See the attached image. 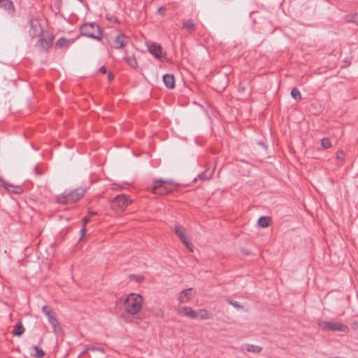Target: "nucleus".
<instances>
[{
    "label": "nucleus",
    "mask_w": 358,
    "mask_h": 358,
    "mask_svg": "<svg viewBox=\"0 0 358 358\" xmlns=\"http://www.w3.org/2000/svg\"><path fill=\"white\" fill-rule=\"evenodd\" d=\"M86 188L79 187L73 190H65L62 194L56 198V202L63 205L76 203L84 196Z\"/></svg>",
    "instance_id": "obj_1"
},
{
    "label": "nucleus",
    "mask_w": 358,
    "mask_h": 358,
    "mask_svg": "<svg viewBox=\"0 0 358 358\" xmlns=\"http://www.w3.org/2000/svg\"><path fill=\"white\" fill-rule=\"evenodd\" d=\"M82 36L101 41L103 34L99 25L96 22L84 23L80 27Z\"/></svg>",
    "instance_id": "obj_2"
},
{
    "label": "nucleus",
    "mask_w": 358,
    "mask_h": 358,
    "mask_svg": "<svg viewBox=\"0 0 358 358\" xmlns=\"http://www.w3.org/2000/svg\"><path fill=\"white\" fill-rule=\"evenodd\" d=\"M177 186L178 184L171 180L156 179L153 181L152 191L154 194L166 195L176 190Z\"/></svg>",
    "instance_id": "obj_3"
},
{
    "label": "nucleus",
    "mask_w": 358,
    "mask_h": 358,
    "mask_svg": "<svg viewBox=\"0 0 358 358\" xmlns=\"http://www.w3.org/2000/svg\"><path fill=\"white\" fill-rule=\"evenodd\" d=\"M143 298L141 295L131 293L124 300L126 311L131 315L137 314L142 308Z\"/></svg>",
    "instance_id": "obj_4"
},
{
    "label": "nucleus",
    "mask_w": 358,
    "mask_h": 358,
    "mask_svg": "<svg viewBox=\"0 0 358 358\" xmlns=\"http://www.w3.org/2000/svg\"><path fill=\"white\" fill-rule=\"evenodd\" d=\"M106 42H103V44H107L114 49H122L128 43L129 38L123 33H118L115 36L105 35L103 38Z\"/></svg>",
    "instance_id": "obj_5"
},
{
    "label": "nucleus",
    "mask_w": 358,
    "mask_h": 358,
    "mask_svg": "<svg viewBox=\"0 0 358 358\" xmlns=\"http://www.w3.org/2000/svg\"><path fill=\"white\" fill-rule=\"evenodd\" d=\"M131 201L126 195L120 194L112 201L111 208L117 213L122 212Z\"/></svg>",
    "instance_id": "obj_6"
},
{
    "label": "nucleus",
    "mask_w": 358,
    "mask_h": 358,
    "mask_svg": "<svg viewBox=\"0 0 358 358\" xmlns=\"http://www.w3.org/2000/svg\"><path fill=\"white\" fill-rule=\"evenodd\" d=\"M320 326L322 329L327 331H338L344 333H348L350 331L349 327L346 324L339 322L324 321L320 324Z\"/></svg>",
    "instance_id": "obj_7"
},
{
    "label": "nucleus",
    "mask_w": 358,
    "mask_h": 358,
    "mask_svg": "<svg viewBox=\"0 0 358 358\" xmlns=\"http://www.w3.org/2000/svg\"><path fill=\"white\" fill-rule=\"evenodd\" d=\"M39 39L37 42L36 45L39 46L40 50L48 52L49 48L52 46L53 40L55 38L54 35L52 33L46 32L39 36Z\"/></svg>",
    "instance_id": "obj_8"
},
{
    "label": "nucleus",
    "mask_w": 358,
    "mask_h": 358,
    "mask_svg": "<svg viewBox=\"0 0 358 358\" xmlns=\"http://www.w3.org/2000/svg\"><path fill=\"white\" fill-rule=\"evenodd\" d=\"M174 231L176 235L179 237L180 240L183 243V244L187 247V248L193 252V244L188 240L186 236V229L185 228L180 224H176L174 228Z\"/></svg>",
    "instance_id": "obj_9"
},
{
    "label": "nucleus",
    "mask_w": 358,
    "mask_h": 358,
    "mask_svg": "<svg viewBox=\"0 0 358 358\" xmlns=\"http://www.w3.org/2000/svg\"><path fill=\"white\" fill-rule=\"evenodd\" d=\"M30 29L29 34L31 38L40 36L43 34L42 25L38 20H30Z\"/></svg>",
    "instance_id": "obj_10"
},
{
    "label": "nucleus",
    "mask_w": 358,
    "mask_h": 358,
    "mask_svg": "<svg viewBox=\"0 0 358 358\" xmlns=\"http://www.w3.org/2000/svg\"><path fill=\"white\" fill-rule=\"evenodd\" d=\"M0 186L3 187L8 192L14 194H20L23 192V189L20 186L10 184L5 181L1 177H0Z\"/></svg>",
    "instance_id": "obj_11"
},
{
    "label": "nucleus",
    "mask_w": 358,
    "mask_h": 358,
    "mask_svg": "<svg viewBox=\"0 0 358 358\" xmlns=\"http://www.w3.org/2000/svg\"><path fill=\"white\" fill-rule=\"evenodd\" d=\"M148 51L154 55L156 59H161L162 58V48L160 45L152 43L148 47Z\"/></svg>",
    "instance_id": "obj_12"
},
{
    "label": "nucleus",
    "mask_w": 358,
    "mask_h": 358,
    "mask_svg": "<svg viewBox=\"0 0 358 358\" xmlns=\"http://www.w3.org/2000/svg\"><path fill=\"white\" fill-rule=\"evenodd\" d=\"M0 8L8 11L11 15H13L15 12L14 4L11 0H0Z\"/></svg>",
    "instance_id": "obj_13"
},
{
    "label": "nucleus",
    "mask_w": 358,
    "mask_h": 358,
    "mask_svg": "<svg viewBox=\"0 0 358 358\" xmlns=\"http://www.w3.org/2000/svg\"><path fill=\"white\" fill-rule=\"evenodd\" d=\"M196 28V24L194 22L193 20L189 19L182 22V29L186 30V31L191 34Z\"/></svg>",
    "instance_id": "obj_14"
},
{
    "label": "nucleus",
    "mask_w": 358,
    "mask_h": 358,
    "mask_svg": "<svg viewBox=\"0 0 358 358\" xmlns=\"http://www.w3.org/2000/svg\"><path fill=\"white\" fill-rule=\"evenodd\" d=\"M163 81L165 86L169 89H173L176 86L175 78L172 74H165L163 76Z\"/></svg>",
    "instance_id": "obj_15"
},
{
    "label": "nucleus",
    "mask_w": 358,
    "mask_h": 358,
    "mask_svg": "<svg viewBox=\"0 0 358 358\" xmlns=\"http://www.w3.org/2000/svg\"><path fill=\"white\" fill-rule=\"evenodd\" d=\"M74 41V38L66 39L64 37H61L57 41L55 46L59 49H62L64 47H68L69 44L73 43Z\"/></svg>",
    "instance_id": "obj_16"
},
{
    "label": "nucleus",
    "mask_w": 358,
    "mask_h": 358,
    "mask_svg": "<svg viewBox=\"0 0 358 358\" xmlns=\"http://www.w3.org/2000/svg\"><path fill=\"white\" fill-rule=\"evenodd\" d=\"M192 289H187L182 290L178 296V300L180 303H185L187 302L190 299V292Z\"/></svg>",
    "instance_id": "obj_17"
},
{
    "label": "nucleus",
    "mask_w": 358,
    "mask_h": 358,
    "mask_svg": "<svg viewBox=\"0 0 358 358\" xmlns=\"http://www.w3.org/2000/svg\"><path fill=\"white\" fill-rule=\"evenodd\" d=\"M182 313L185 316L188 317L191 319H197V315L196 313V310H194L190 307H183L182 308Z\"/></svg>",
    "instance_id": "obj_18"
},
{
    "label": "nucleus",
    "mask_w": 358,
    "mask_h": 358,
    "mask_svg": "<svg viewBox=\"0 0 358 358\" xmlns=\"http://www.w3.org/2000/svg\"><path fill=\"white\" fill-rule=\"evenodd\" d=\"M24 332V328L21 322H19L14 327L13 334L16 336H21Z\"/></svg>",
    "instance_id": "obj_19"
},
{
    "label": "nucleus",
    "mask_w": 358,
    "mask_h": 358,
    "mask_svg": "<svg viewBox=\"0 0 358 358\" xmlns=\"http://www.w3.org/2000/svg\"><path fill=\"white\" fill-rule=\"evenodd\" d=\"M259 226L262 228H266L270 225L271 218L268 216H261L257 222Z\"/></svg>",
    "instance_id": "obj_20"
},
{
    "label": "nucleus",
    "mask_w": 358,
    "mask_h": 358,
    "mask_svg": "<svg viewBox=\"0 0 358 358\" xmlns=\"http://www.w3.org/2000/svg\"><path fill=\"white\" fill-rule=\"evenodd\" d=\"M124 59L126 61L127 64L133 69H136L138 67V62L134 56H126Z\"/></svg>",
    "instance_id": "obj_21"
},
{
    "label": "nucleus",
    "mask_w": 358,
    "mask_h": 358,
    "mask_svg": "<svg viewBox=\"0 0 358 358\" xmlns=\"http://www.w3.org/2000/svg\"><path fill=\"white\" fill-rule=\"evenodd\" d=\"M244 349L248 352L259 353L262 351V348L259 345H252V344H245L244 345Z\"/></svg>",
    "instance_id": "obj_22"
},
{
    "label": "nucleus",
    "mask_w": 358,
    "mask_h": 358,
    "mask_svg": "<svg viewBox=\"0 0 358 358\" xmlns=\"http://www.w3.org/2000/svg\"><path fill=\"white\" fill-rule=\"evenodd\" d=\"M213 175V171H209V169H206L204 171L198 175V177L201 180H206L210 179Z\"/></svg>",
    "instance_id": "obj_23"
},
{
    "label": "nucleus",
    "mask_w": 358,
    "mask_h": 358,
    "mask_svg": "<svg viewBox=\"0 0 358 358\" xmlns=\"http://www.w3.org/2000/svg\"><path fill=\"white\" fill-rule=\"evenodd\" d=\"M196 313L197 315V319L206 320L210 317L208 311L205 309H199V310H196Z\"/></svg>",
    "instance_id": "obj_24"
},
{
    "label": "nucleus",
    "mask_w": 358,
    "mask_h": 358,
    "mask_svg": "<svg viewBox=\"0 0 358 358\" xmlns=\"http://www.w3.org/2000/svg\"><path fill=\"white\" fill-rule=\"evenodd\" d=\"M31 349L35 351V353L32 355L36 358H43L45 355L44 350L37 346H32Z\"/></svg>",
    "instance_id": "obj_25"
},
{
    "label": "nucleus",
    "mask_w": 358,
    "mask_h": 358,
    "mask_svg": "<svg viewBox=\"0 0 358 358\" xmlns=\"http://www.w3.org/2000/svg\"><path fill=\"white\" fill-rule=\"evenodd\" d=\"M291 96L294 100L297 101H301L302 99L301 92L296 87H294L292 90Z\"/></svg>",
    "instance_id": "obj_26"
},
{
    "label": "nucleus",
    "mask_w": 358,
    "mask_h": 358,
    "mask_svg": "<svg viewBox=\"0 0 358 358\" xmlns=\"http://www.w3.org/2000/svg\"><path fill=\"white\" fill-rule=\"evenodd\" d=\"M48 318L49 322L53 327L54 331H56V328L59 325V322H58L57 319L54 316L53 314Z\"/></svg>",
    "instance_id": "obj_27"
},
{
    "label": "nucleus",
    "mask_w": 358,
    "mask_h": 358,
    "mask_svg": "<svg viewBox=\"0 0 358 358\" xmlns=\"http://www.w3.org/2000/svg\"><path fill=\"white\" fill-rule=\"evenodd\" d=\"M321 145L324 149H328L331 147V141L328 138H324L321 140Z\"/></svg>",
    "instance_id": "obj_28"
},
{
    "label": "nucleus",
    "mask_w": 358,
    "mask_h": 358,
    "mask_svg": "<svg viewBox=\"0 0 358 358\" xmlns=\"http://www.w3.org/2000/svg\"><path fill=\"white\" fill-rule=\"evenodd\" d=\"M86 350L87 351H100L101 352H104V349L100 347H96L94 345H87Z\"/></svg>",
    "instance_id": "obj_29"
},
{
    "label": "nucleus",
    "mask_w": 358,
    "mask_h": 358,
    "mask_svg": "<svg viewBox=\"0 0 358 358\" xmlns=\"http://www.w3.org/2000/svg\"><path fill=\"white\" fill-rule=\"evenodd\" d=\"M42 311L48 317H49L53 314L52 310L50 308H49L47 306H44L42 308Z\"/></svg>",
    "instance_id": "obj_30"
},
{
    "label": "nucleus",
    "mask_w": 358,
    "mask_h": 358,
    "mask_svg": "<svg viewBox=\"0 0 358 358\" xmlns=\"http://www.w3.org/2000/svg\"><path fill=\"white\" fill-rule=\"evenodd\" d=\"M336 159L341 161H344L345 157V153L343 150H339L336 152Z\"/></svg>",
    "instance_id": "obj_31"
},
{
    "label": "nucleus",
    "mask_w": 358,
    "mask_h": 358,
    "mask_svg": "<svg viewBox=\"0 0 358 358\" xmlns=\"http://www.w3.org/2000/svg\"><path fill=\"white\" fill-rule=\"evenodd\" d=\"M62 6V0H55L54 1V6L58 13L60 12Z\"/></svg>",
    "instance_id": "obj_32"
},
{
    "label": "nucleus",
    "mask_w": 358,
    "mask_h": 358,
    "mask_svg": "<svg viewBox=\"0 0 358 358\" xmlns=\"http://www.w3.org/2000/svg\"><path fill=\"white\" fill-rule=\"evenodd\" d=\"M227 302L232 305L234 307L236 308H243V306H241L238 301H232L231 299H228L227 300Z\"/></svg>",
    "instance_id": "obj_33"
},
{
    "label": "nucleus",
    "mask_w": 358,
    "mask_h": 358,
    "mask_svg": "<svg viewBox=\"0 0 358 358\" xmlns=\"http://www.w3.org/2000/svg\"><path fill=\"white\" fill-rule=\"evenodd\" d=\"M350 21L358 25V13L352 15Z\"/></svg>",
    "instance_id": "obj_34"
},
{
    "label": "nucleus",
    "mask_w": 358,
    "mask_h": 358,
    "mask_svg": "<svg viewBox=\"0 0 358 358\" xmlns=\"http://www.w3.org/2000/svg\"><path fill=\"white\" fill-rule=\"evenodd\" d=\"M166 10V7L162 6L158 8L157 13L161 14L162 15H164Z\"/></svg>",
    "instance_id": "obj_35"
},
{
    "label": "nucleus",
    "mask_w": 358,
    "mask_h": 358,
    "mask_svg": "<svg viewBox=\"0 0 358 358\" xmlns=\"http://www.w3.org/2000/svg\"><path fill=\"white\" fill-rule=\"evenodd\" d=\"M115 76L112 72H109L108 73V80L109 82H111L114 79Z\"/></svg>",
    "instance_id": "obj_36"
},
{
    "label": "nucleus",
    "mask_w": 358,
    "mask_h": 358,
    "mask_svg": "<svg viewBox=\"0 0 358 358\" xmlns=\"http://www.w3.org/2000/svg\"><path fill=\"white\" fill-rule=\"evenodd\" d=\"M90 220V217L88 216L87 217H84L83 218V226L86 227V224H87V222H89Z\"/></svg>",
    "instance_id": "obj_37"
},
{
    "label": "nucleus",
    "mask_w": 358,
    "mask_h": 358,
    "mask_svg": "<svg viewBox=\"0 0 358 358\" xmlns=\"http://www.w3.org/2000/svg\"><path fill=\"white\" fill-rule=\"evenodd\" d=\"M85 231H86V227L83 226L82 229L80 231V232L81 234V236H80V239L83 238V236L85 235Z\"/></svg>",
    "instance_id": "obj_38"
},
{
    "label": "nucleus",
    "mask_w": 358,
    "mask_h": 358,
    "mask_svg": "<svg viewBox=\"0 0 358 358\" xmlns=\"http://www.w3.org/2000/svg\"><path fill=\"white\" fill-rule=\"evenodd\" d=\"M99 72H101L103 74H105L107 72V69L104 66H103L99 69Z\"/></svg>",
    "instance_id": "obj_39"
},
{
    "label": "nucleus",
    "mask_w": 358,
    "mask_h": 358,
    "mask_svg": "<svg viewBox=\"0 0 358 358\" xmlns=\"http://www.w3.org/2000/svg\"><path fill=\"white\" fill-rule=\"evenodd\" d=\"M96 214H97V213H96V212L90 210V211L88 212V217H92V216L95 215H96Z\"/></svg>",
    "instance_id": "obj_40"
},
{
    "label": "nucleus",
    "mask_w": 358,
    "mask_h": 358,
    "mask_svg": "<svg viewBox=\"0 0 358 358\" xmlns=\"http://www.w3.org/2000/svg\"><path fill=\"white\" fill-rule=\"evenodd\" d=\"M260 145L263 146L264 148H266V146L265 145L264 143L262 142V141H259L258 143Z\"/></svg>",
    "instance_id": "obj_41"
},
{
    "label": "nucleus",
    "mask_w": 358,
    "mask_h": 358,
    "mask_svg": "<svg viewBox=\"0 0 358 358\" xmlns=\"http://www.w3.org/2000/svg\"><path fill=\"white\" fill-rule=\"evenodd\" d=\"M35 171L37 173V174H40L39 172H38V167L37 166H35V169H34Z\"/></svg>",
    "instance_id": "obj_42"
},
{
    "label": "nucleus",
    "mask_w": 358,
    "mask_h": 358,
    "mask_svg": "<svg viewBox=\"0 0 358 358\" xmlns=\"http://www.w3.org/2000/svg\"><path fill=\"white\" fill-rule=\"evenodd\" d=\"M345 63L347 64L346 65H345V66H349L350 64V62H348L347 61H345Z\"/></svg>",
    "instance_id": "obj_43"
},
{
    "label": "nucleus",
    "mask_w": 358,
    "mask_h": 358,
    "mask_svg": "<svg viewBox=\"0 0 358 358\" xmlns=\"http://www.w3.org/2000/svg\"><path fill=\"white\" fill-rule=\"evenodd\" d=\"M345 63L347 64L346 65H345V66H349L350 64V62H348L347 61H345Z\"/></svg>",
    "instance_id": "obj_44"
},
{
    "label": "nucleus",
    "mask_w": 358,
    "mask_h": 358,
    "mask_svg": "<svg viewBox=\"0 0 358 358\" xmlns=\"http://www.w3.org/2000/svg\"><path fill=\"white\" fill-rule=\"evenodd\" d=\"M80 3H83L85 0H78Z\"/></svg>",
    "instance_id": "obj_45"
},
{
    "label": "nucleus",
    "mask_w": 358,
    "mask_h": 358,
    "mask_svg": "<svg viewBox=\"0 0 358 358\" xmlns=\"http://www.w3.org/2000/svg\"><path fill=\"white\" fill-rule=\"evenodd\" d=\"M357 327H358V322H357Z\"/></svg>",
    "instance_id": "obj_46"
}]
</instances>
